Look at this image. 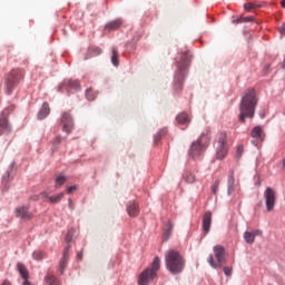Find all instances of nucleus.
Listing matches in <instances>:
<instances>
[{"mask_svg": "<svg viewBox=\"0 0 285 285\" xmlns=\"http://www.w3.org/2000/svg\"><path fill=\"white\" fill-rule=\"evenodd\" d=\"M185 257L176 249L165 252V266L171 275H179L185 271Z\"/></svg>", "mask_w": 285, "mask_h": 285, "instance_id": "1", "label": "nucleus"}, {"mask_svg": "<svg viewBox=\"0 0 285 285\" xmlns=\"http://www.w3.org/2000/svg\"><path fill=\"white\" fill-rule=\"evenodd\" d=\"M191 56L189 51L180 53V61L177 62V69L174 77V90L179 92L184 90V79L186 77V71L188 66H190Z\"/></svg>", "mask_w": 285, "mask_h": 285, "instance_id": "2", "label": "nucleus"}, {"mask_svg": "<svg viewBox=\"0 0 285 285\" xmlns=\"http://www.w3.org/2000/svg\"><path fill=\"white\" fill-rule=\"evenodd\" d=\"M24 75L26 71L23 69H13L7 75L4 82L6 95H12L14 92V89L19 86V81L23 79Z\"/></svg>", "mask_w": 285, "mask_h": 285, "instance_id": "3", "label": "nucleus"}, {"mask_svg": "<svg viewBox=\"0 0 285 285\" xmlns=\"http://www.w3.org/2000/svg\"><path fill=\"white\" fill-rule=\"evenodd\" d=\"M160 269V258L155 257L151 267L146 268L138 275V285H149V283L157 278V273Z\"/></svg>", "mask_w": 285, "mask_h": 285, "instance_id": "4", "label": "nucleus"}, {"mask_svg": "<svg viewBox=\"0 0 285 285\" xmlns=\"http://www.w3.org/2000/svg\"><path fill=\"white\" fill-rule=\"evenodd\" d=\"M263 197L265 199L266 212L272 213L275 208V203L277 202V193L272 187H266L263 193Z\"/></svg>", "mask_w": 285, "mask_h": 285, "instance_id": "5", "label": "nucleus"}, {"mask_svg": "<svg viewBox=\"0 0 285 285\" xmlns=\"http://www.w3.org/2000/svg\"><path fill=\"white\" fill-rule=\"evenodd\" d=\"M228 154V147L226 145V134L222 132L219 134V138L216 142V158L219 160H223L226 158V155Z\"/></svg>", "mask_w": 285, "mask_h": 285, "instance_id": "6", "label": "nucleus"}, {"mask_svg": "<svg viewBox=\"0 0 285 285\" xmlns=\"http://www.w3.org/2000/svg\"><path fill=\"white\" fill-rule=\"evenodd\" d=\"M240 108H257V96H255V90L250 89L246 91L242 99Z\"/></svg>", "mask_w": 285, "mask_h": 285, "instance_id": "7", "label": "nucleus"}, {"mask_svg": "<svg viewBox=\"0 0 285 285\" xmlns=\"http://www.w3.org/2000/svg\"><path fill=\"white\" fill-rule=\"evenodd\" d=\"M60 92H79L81 90V85L77 80L67 79L59 86Z\"/></svg>", "mask_w": 285, "mask_h": 285, "instance_id": "8", "label": "nucleus"}, {"mask_svg": "<svg viewBox=\"0 0 285 285\" xmlns=\"http://www.w3.org/2000/svg\"><path fill=\"white\" fill-rule=\"evenodd\" d=\"M8 115H9L8 109H4L0 115V136L9 135V132H11V127H9V122L7 118Z\"/></svg>", "mask_w": 285, "mask_h": 285, "instance_id": "9", "label": "nucleus"}, {"mask_svg": "<svg viewBox=\"0 0 285 285\" xmlns=\"http://www.w3.org/2000/svg\"><path fill=\"white\" fill-rule=\"evenodd\" d=\"M75 128L72 124V119L70 118L69 114L61 115V129L69 135Z\"/></svg>", "mask_w": 285, "mask_h": 285, "instance_id": "10", "label": "nucleus"}, {"mask_svg": "<svg viewBox=\"0 0 285 285\" xmlns=\"http://www.w3.org/2000/svg\"><path fill=\"white\" fill-rule=\"evenodd\" d=\"M213 249H214V256L216 257L217 263L219 264V267H222L226 262L225 247H223L222 245H216L214 246Z\"/></svg>", "mask_w": 285, "mask_h": 285, "instance_id": "11", "label": "nucleus"}, {"mask_svg": "<svg viewBox=\"0 0 285 285\" xmlns=\"http://www.w3.org/2000/svg\"><path fill=\"white\" fill-rule=\"evenodd\" d=\"M203 151L204 146H202L200 140H196L195 142H193L191 148L189 149V156H191L193 159H197Z\"/></svg>", "mask_w": 285, "mask_h": 285, "instance_id": "12", "label": "nucleus"}, {"mask_svg": "<svg viewBox=\"0 0 285 285\" xmlns=\"http://www.w3.org/2000/svg\"><path fill=\"white\" fill-rule=\"evenodd\" d=\"M16 217L21 218V220L32 219V213L29 212L27 206H20L16 208Z\"/></svg>", "mask_w": 285, "mask_h": 285, "instance_id": "13", "label": "nucleus"}, {"mask_svg": "<svg viewBox=\"0 0 285 285\" xmlns=\"http://www.w3.org/2000/svg\"><path fill=\"white\" fill-rule=\"evenodd\" d=\"M213 223V214L210 212H205L204 218L202 220V228L205 234H208L210 230V224Z\"/></svg>", "mask_w": 285, "mask_h": 285, "instance_id": "14", "label": "nucleus"}, {"mask_svg": "<svg viewBox=\"0 0 285 285\" xmlns=\"http://www.w3.org/2000/svg\"><path fill=\"white\" fill-rule=\"evenodd\" d=\"M262 230L259 229H254L252 232H245L244 233V239H245V243L252 245V244H255V238L257 236H262Z\"/></svg>", "mask_w": 285, "mask_h": 285, "instance_id": "15", "label": "nucleus"}, {"mask_svg": "<svg viewBox=\"0 0 285 285\" xmlns=\"http://www.w3.org/2000/svg\"><path fill=\"white\" fill-rule=\"evenodd\" d=\"M69 250H70V246H67L63 249V255L60 261V275H63L67 267V263L69 262Z\"/></svg>", "mask_w": 285, "mask_h": 285, "instance_id": "16", "label": "nucleus"}, {"mask_svg": "<svg viewBox=\"0 0 285 285\" xmlns=\"http://www.w3.org/2000/svg\"><path fill=\"white\" fill-rule=\"evenodd\" d=\"M253 117H255V109H252V108L240 109L239 120L242 122H245L246 119H252Z\"/></svg>", "mask_w": 285, "mask_h": 285, "instance_id": "17", "label": "nucleus"}, {"mask_svg": "<svg viewBox=\"0 0 285 285\" xmlns=\"http://www.w3.org/2000/svg\"><path fill=\"white\" fill-rule=\"evenodd\" d=\"M250 137L256 139L258 142H263V140H265V134L263 132L262 127H254V129L250 131Z\"/></svg>", "mask_w": 285, "mask_h": 285, "instance_id": "18", "label": "nucleus"}, {"mask_svg": "<svg viewBox=\"0 0 285 285\" xmlns=\"http://www.w3.org/2000/svg\"><path fill=\"white\" fill-rule=\"evenodd\" d=\"M127 213L130 217H137L139 215V205L137 203H128L127 205Z\"/></svg>", "mask_w": 285, "mask_h": 285, "instance_id": "19", "label": "nucleus"}, {"mask_svg": "<svg viewBox=\"0 0 285 285\" xmlns=\"http://www.w3.org/2000/svg\"><path fill=\"white\" fill-rule=\"evenodd\" d=\"M40 197L47 198L51 204H59L63 199V193L58 194L57 196H48L47 193H40Z\"/></svg>", "mask_w": 285, "mask_h": 285, "instance_id": "20", "label": "nucleus"}, {"mask_svg": "<svg viewBox=\"0 0 285 285\" xmlns=\"http://www.w3.org/2000/svg\"><path fill=\"white\" fill-rule=\"evenodd\" d=\"M16 268L18 269V273H20L21 278L27 281L29 278V271H27L26 266L21 263H18L16 265Z\"/></svg>", "mask_w": 285, "mask_h": 285, "instance_id": "21", "label": "nucleus"}, {"mask_svg": "<svg viewBox=\"0 0 285 285\" xmlns=\"http://www.w3.org/2000/svg\"><path fill=\"white\" fill-rule=\"evenodd\" d=\"M176 121L178 125H188L190 121V118H189L188 114H179L176 117Z\"/></svg>", "mask_w": 285, "mask_h": 285, "instance_id": "22", "label": "nucleus"}, {"mask_svg": "<svg viewBox=\"0 0 285 285\" xmlns=\"http://www.w3.org/2000/svg\"><path fill=\"white\" fill-rule=\"evenodd\" d=\"M119 28H121V20L111 21L105 27L107 30H119Z\"/></svg>", "mask_w": 285, "mask_h": 285, "instance_id": "23", "label": "nucleus"}, {"mask_svg": "<svg viewBox=\"0 0 285 285\" xmlns=\"http://www.w3.org/2000/svg\"><path fill=\"white\" fill-rule=\"evenodd\" d=\"M173 235V223L171 222H167V225L165 227V233L163 234V238L165 240L168 239V237H170Z\"/></svg>", "mask_w": 285, "mask_h": 285, "instance_id": "24", "label": "nucleus"}, {"mask_svg": "<svg viewBox=\"0 0 285 285\" xmlns=\"http://www.w3.org/2000/svg\"><path fill=\"white\" fill-rule=\"evenodd\" d=\"M111 52V63L114 66H119V50H117V48H112Z\"/></svg>", "mask_w": 285, "mask_h": 285, "instance_id": "25", "label": "nucleus"}, {"mask_svg": "<svg viewBox=\"0 0 285 285\" xmlns=\"http://www.w3.org/2000/svg\"><path fill=\"white\" fill-rule=\"evenodd\" d=\"M98 95H99V92L94 91L92 88H88L86 90V98L88 99V101H95V99H97Z\"/></svg>", "mask_w": 285, "mask_h": 285, "instance_id": "26", "label": "nucleus"}, {"mask_svg": "<svg viewBox=\"0 0 285 285\" xmlns=\"http://www.w3.org/2000/svg\"><path fill=\"white\" fill-rule=\"evenodd\" d=\"M45 281L46 283H48L49 285H60L59 279H57L56 276H53V274H48L45 276Z\"/></svg>", "mask_w": 285, "mask_h": 285, "instance_id": "27", "label": "nucleus"}, {"mask_svg": "<svg viewBox=\"0 0 285 285\" xmlns=\"http://www.w3.org/2000/svg\"><path fill=\"white\" fill-rule=\"evenodd\" d=\"M184 179H186L187 184H195V181H197V178L190 171H186V174H184Z\"/></svg>", "mask_w": 285, "mask_h": 285, "instance_id": "28", "label": "nucleus"}, {"mask_svg": "<svg viewBox=\"0 0 285 285\" xmlns=\"http://www.w3.org/2000/svg\"><path fill=\"white\" fill-rule=\"evenodd\" d=\"M48 115H50V109H48V108L40 109L39 114H37V119H39V120L46 119V117H48Z\"/></svg>", "mask_w": 285, "mask_h": 285, "instance_id": "29", "label": "nucleus"}, {"mask_svg": "<svg viewBox=\"0 0 285 285\" xmlns=\"http://www.w3.org/2000/svg\"><path fill=\"white\" fill-rule=\"evenodd\" d=\"M234 185H235L234 174H230L228 177V195H232V193H234Z\"/></svg>", "mask_w": 285, "mask_h": 285, "instance_id": "30", "label": "nucleus"}, {"mask_svg": "<svg viewBox=\"0 0 285 285\" xmlns=\"http://www.w3.org/2000/svg\"><path fill=\"white\" fill-rule=\"evenodd\" d=\"M32 257L37 262H41V259H45L46 253L45 252H40V250H36V252L32 253Z\"/></svg>", "mask_w": 285, "mask_h": 285, "instance_id": "31", "label": "nucleus"}, {"mask_svg": "<svg viewBox=\"0 0 285 285\" xmlns=\"http://www.w3.org/2000/svg\"><path fill=\"white\" fill-rule=\"evenodd\" d=\"M245 10H256V8H262V4L257 2H247L244 4Z\"/></svg>", "mask_w": 285, "mask_h": 285, "instance_id": "32", "label": "nucleus"}, {"mask_svg": "<svg viewBox=\"0 0 285 285\" xmlns=\"http://www.w3.org/2000/svg\"><path fill=\"white\" fill-rule=\"evenodd\" d=\"M75 236V229L70 228L69 232H67V236H65V242L68 244L72 242V237Z\"/></svg>", "mask_w": 285, "mask_h": 285, "instance_id": "33", "label": "nucleus"}, {"mask_svg": "<svg viewBox=\"0 0 285 285\" xmlns=\"http://www.w3.org/2000/svg\"><path fill=\"white\" fill-rule=\"evenodd\" d=\"M63 184H66V177L58 176L57 177V183H56L55 187L60 188V187H62Z\"/></svg>", "mask_w": 285, "mask_h": 285, "instance_id": "34", "label": "nucleus"}, {"mask_svg": "<svg viewBox=\"0 0 285 285\" xmlns=\"http://www.w3.org/2000/svg\"><path fill=\"white\" fill-rule=\"evenodd\" d=\"M166 134H167V129H161V130H159V132L156 134V136H155V141L160 140V138H161L164 135H166Z\"/></svg>", "mask_w": 285, "mask_h": 285, "instance_id": "35", "label": "nucleus"}, {"mask_svg": "<svg viewBox=\"0 0 285 285\" xmlns=\"http://www.w3.org/2000/svg\"><path fill=\"white\" fill-rule=\"evenodd\" d=\"M218 189H219V180H216V183L212 185V194L216 195Z\"/></svg>", "mask_w": 285, "mask_h": 285, "instance_id": "36", "label": "nucleus"}, {"mask_svg": "<svg viewBox=\"0 0 285 285\" xmlns=\"http://www.w3.org/2000/svg\"><path fill=\"white\" fill-rule=\"evenodd\" d=\"M208 265H210L212 268H217V264L214 263V257L213 255L208 256Z\"/></svg>", "mask_w": 285, "mask_h": 285, "instance_id": "37", "label": "nucleus"}, {"mask_svg": "<svg viewBox=\"0 0 285 285\" xmlns=\"http://www.w3.org/2000/svg\"><path fill=\"white\" fill-rule=\"evenodd\" d=\"M242 21L243 23H248L250 21H255L254 17H242Z\"/></svg>", "mask_w": 285, "mask_h": 285, "instance_id": "38", "label": "nucleus"}, {"mask_svg": "<svg viewBox=\"0 0 285 285\" xmlns=\"http://www.w3.org/2000/svg\"><path fill=\"white\" fill-rule=\"evenodd\" d=\"M242 154H244V146H238L237 147V158H240Z\"/></svg>", "mask_w": 285, "mask_h": 285, "instance_id": "39", "label": "nucleus"}, {"mask_svg": "<svg viewBox=\"0 0 285 285\" xmlns=\"http://www.w3.org/2000/svg\"><path fill=\"white\" fill-rule=\"evenodd\" d=\"M60 142H62V138L60 136L55 137L53 145L59 146Z\"/></svg>", "mask_w": 285, "mask_h": 285, "instance_id": "40", "label": "nucleus"}, {"mask_svg": "<svg viewBox=\"0 0 285 285\" xmlns=\"http://www.w3.org/2000/svg\"><path fill=\"white\" fill-rule=\"evenodd\" d=\"M224 272H225L226 277H230L232 276V268L230 267H225Z\"/></svg>", "mask_w": 285, "mask_h": 285, "instance_id": "41", "label": "nucleus"}, {"mask_svg": "<svg viewBox=\"0 0 285 285\" xmlns=\"http://www.w3.org/2000/svg\"><path fill=\"white\" fill-rule=\"evenodd\" d=\"M77 189H78V187H76V186H70V187L67 188V194H72V193H75V190H77Z\"/></svg>", "mask_w": 285, "mask_h": 285, "instance_id": "42", "label": "nucleus"}, {"mask_svg": "<svg viewBox=\"0 0 285 285\" xmlns=\"http://www.w3.org/2000/svg\"><path fill=\"white\" fill-rule=\"evenodd\" d=\"M232 23H243L242 17L233 19Z\"/></svg>", "mask_w": 285, "mask_h": 285, "instance_id": "43", "label": "nucleus"}, {"mask_svg": "<svg viewBox=\"0 0 285 285\" xmlns=\"http://www.w3.org/2000/svg\"><path fill=\"white\" fill-rule=\"evenodd\" d=\"M69 208L70 210H75V204L72 203V199L69 198Z\"/></svg>", "mask_w": 285, "mask_h": 285, "instance_id": "44", "label": "nucleus"}, {"mask_svg": "<svg viewBox=\"0 0 285 285\" xmlns=\"http://www.w3.org/2000/svg\"><path fill=\"white\" fill-rule=\"evenodd\" d=\"M281 35H285V23L279 28Z\"/></svg>", "mask_w": 285, "mask_h": 285, "instance_id": "45", "label": "nucleus"}, {"mask_svg": "<svg viewBox=\"0 0 285 285\" xmlns=\"http://www.w3.org/2000/svg\"><path fill=\"white\" fill-rule=\"evenodd\" d=\"M83 259V254L82 253H78V261Z\"/></svg>", "mask_w": 285, "mask_h": 285, "instance_id": "46", "label": "nucleus"}, {"mask_svg": "<svg viewBox=\"0 0 285 285\" xmlns=\"http://www.w3.org/2000/svg\"><path fill=\"white\" fill-rule=\"evenodd\" d=\"M50 105H48V102H43L42 104V108H49Z\"/></svg>", "mask_w": 285, "mask_h": 285, "instance_id": "47", "label": "nucleus"}, {"mask_svg": "<svg viewBox=\"0 0 285 285\" xmlns=\"http://www.w3.org/2000/svg\"><path fill=\"white\" fill-rule=\"evenodd\" d=\"M0 285H11V283H9V281H4V282H2V284H0Z\"/></svg>", "mask_w": 285, "mask_h": 285, "instance_id": "48", "label": "nucleus"}, {"mask_svg": "<svg viewBox=\"0 0 285 285\" xmlns=\"http://www.w3.org/2000/svg\"><path fill=\"white\" fill-rule=\"evenodd\" d=\"M282 8H285V0L281 2Z\"/></svg>", "mask_w": 285, "mask_h": 285, "instance_id": "49", "label": "nucleus"}, {"mask_svg": "<svg viewBox=\"0 0 285 285\" xmlns=\"http://www.w3.org/2000/svg\"><path fill=\"white\" fill-rule=\"evenodd\" d=\"M23 285H30L29 281L24 279Z\"/></svg>", "mask_w": 285, "mask_h": 285, "instance_id": "50", "label": "nucleus"}, {"mask_svg": "<svg viewBox=\"0 0 285 285\" xmlns=\"http://www.w3.org/2000/svg\"><path fill=\"white\" fill-rule=\"evenodd\" d=\"M97 51H98V55H100V53H101V49H97Z\"/></svg>", "mask_w": 285, "mask_h": 285, "instance_id": "51", "label": "nucleus"}, {"mask_svg": "<svg viewBox=\"0 0 285 285\" xmlns=\"http://www.w3.org/2000/svg\"><path fill=\"white\" fill-rule=\"evenodd\" d=\"M253 144H254V146H258V144H257V142H255V141H253Z\"/></svg>", "mask_w": 285, "mask_h": 285, "instance_id": "52", "label": "nucleus"}, {"mask_svg": "<svg viewBox=\"0 0 285 285\" xmlns=\"http://www.w3.org/2000/svg\"><path fill=\"white\" fill-rule=\"evenodd\" d=\"M283 165L285 166V158H284V160H283Z\"/></svg>", "mask_w": 285, "mask_h": 285, "instance_id": "53", "label": "nucleus"}]
</instances>
